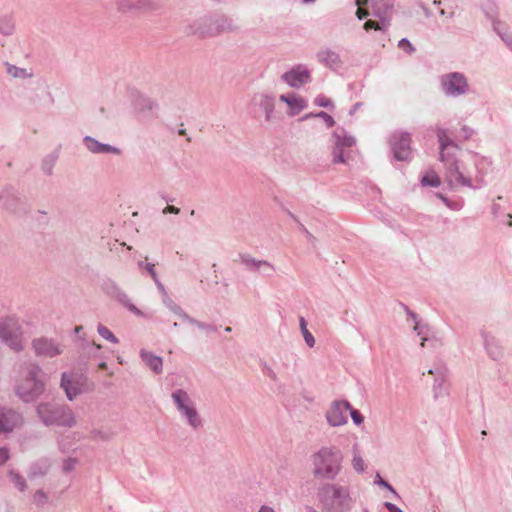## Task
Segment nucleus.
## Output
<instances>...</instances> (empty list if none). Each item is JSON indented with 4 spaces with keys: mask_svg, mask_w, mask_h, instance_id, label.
<instances>
[{
    "mask_svg": "<svg viewBox=\"0 0 512 512\" xmlns=\"http://www.w3.org/2000/svg\"><path fill=\"white\" fill-rule=\"evenodd\" d=\"M469 155L474 166L473 172L460 159L459 154L439 160L444 166V180L450 188L468 187L478 190L486 185L485 177L493 164L492 160L473 151H469Z\"/></svg>",
    "mask_w": 512,
    "mask_h": 512,
    "instance_id": "1",
    "label": "nucleus"
},
{
    "mask_svg": "<svg viewBox=\"0 0 512 512\" xmlns=\"http://www.w3.org/2000/svg\"><path fill=\"white\" fill-rule=\"evenodd\" d=\"M48 376L36 362H24L20 365L15 385V395L25 404L37 401L45 392Z\"/></svg>",
    "mask_w": 512,
    "mask_h": 512,
    "instance_id": "2",
    "label": "nucleus"
},
{
    "mask_svg": "<svg viewBox=\"0 0 512 512\" xmlns=\"http://www.w3.org/2000/svg\"><path fill=\"white\" fill-rule=\"evenodd\" d=\"M312 475L325 482L334 481L342 472L344 454L335 445H324L315 451L311 457Z\"/></svg>",
    "mask_w": 512,
    "mask_h": 512,
    "instance_id": "3",
    "label": "nucleus"
},
{
    "mask_svg": "<svg viewBox=\"0 0 512 512\" xmlns=\"http://www.w3.org/2000/svg\"><path fill=\"white\" fill-rule=\"evenodd\" d=\"M316 499L321 512H350L354 506L349 487L334 482H322Z\"/></svg>",
    "mask_w": 512,
    "mask_h": 512,
    "instance_id": "4",
    "label": "nucleus"
},
{
    "mask_svg": "<svg viewBox=\"0 0 512 512\" xmlns=\"http://www.w3.org/2000/svg\"><path fill=\"white\" fill-rule=\"evenodd\" d=\"M35 413L39 421L46 427L55 426L70 429L77 425L75 412L66 404L41 401L35 405Z\"/></svg>",
    "mask_w": 512,
    "mask_h": 512,
    "instance_id": "5",
    "label": "nucleus"
},
{
    "mask_svg": "<svg viewBox=\"0 0 512 512\" xmlns=\"http://www.w3.org/2000/svg\"><path fill=\"white\" fill-rule=\"evenodd\" d=\"M171 398L181 418L192 430L198 431L203 428L204 420L186 390L181 388L174 390Z\"/></svg>",
    "mask_w": 512,
    "mask_h": 512,
    "instance_id": "6",
    "label": "nucleus"
},
{
    "mask_svg": "<svg viewBox=\"0 0 512 512\" xmlns=\"http://www.w3.org/2000/svg\"><path fill=\"white\" fill-rule=\"evenodd\" d=\"M23 328L16 316L0 318V341L15 352H21L25 348Z\"/></svg>",
    "mask_w": 512,
    "mask_h": 512,
    "instance_id": "7",
    "label": "nucleus"
},
{
    "mask_svg": "<svg viewBox=\"0 0 512 512\" xmlns=\"http://www.w3.org/2000/svg\"><path fill=\"white\" fill-rule=\"evenodd\" d=\"M332 163L346 164L351 157V148L355 146L356 139L343 128H337L332 134Z\"/></svg>",
    "mask_w": 512,
    "mask_h": 512,
    "instance_id": "8",
    "label": "nucleus"
},
{
    "mask_svg": "<svg viewBox=\"0 0 512 512\" xmlns=\"http://www.w3.org/2000/svg\"><path fill=\"white\" fill-rule=\"evenodd\" d=\"M239 28L234 21L226 16L203 19L195 29L201 37L215 36L221 33L235 32Z\"/></svg>",
    "mask_w": 512,
    "mask_h": 512,
    "instance_id": "9",
    "label": "nucleus"
},
{
    "mask_svg": "<svg viewBox=\"0 0 512 512\" xmlns=\"http://www.w3.org/2000/svg\"><path fill=\"white\" fill-rule=\"evenodd\" d=\"M440 87L447 97H459L468 93L467 77L461 72H450L440 77Z\"/></svg>",
    "mask_w": 512,
    "mask_h": 512,
    "instance_id": "10",
    "label": "nucleus"
},
{
    "mask_svg": "<svg viewBox=\"0 0 512 512\" xmlns=\"http://www.w3.org/2000/svg\"><path fill=\"white\" fill-rule=\"evenodd\" d=\"M389 144L393 156L398 161H408L411 158V135L408 132L396 131L391 134Z\"/></svg>",
    "mask_w": 512,
    "mask_h": 512,
    "instance_id": "11",
    "label": "nucleus"
},
{
    "mask_svg": "<svg viewBox=\"0 0 512 512\" xmlns=\"http://www.w3.org/2000/svg\"><path fill=\"white\" fill-rule=\"evenodd\" d=\"M60 387L65 392L66 398L73 401L77 396L85 392V378L74 372L61 374Z\"/></svg>",
    "mask_w": 512,
    "mask_h": 512,
    "instance_id": "12",
    "label": "nucleus"
},
{
    "mask_svg": "<svg viewBox=\"0 0 512 512\" xmlns=\"http://www.w3.org/2000/svg\"><path fill=\"white\" fill-rule=\"evenodd\" d=\"M0 204L5 211L17 217L27 213L23 201L17 191L11 186L0 190Z\"/></svg>",
    "mask_w": 512,
    "mask_h": 512,
    "instance_id": "13",
    "label": "nucleus"
},
{
    "mask_svg": "<svg viewBox=\"0 0 512 512\" xmlns=\"http://www.w3.org/2000/svg\"><path fill=\"white\" fill-rule=\"evenodd\" d=\"M31 346L38 357L54 358L63 353V346L53 338H35L32 340Z\"/></svg>",
    "mask_w": 512,
    "mask_h": 512,
    "instance_id": "14",
    "label": "nucleus"
},
{
    "mask_svg": "<svg viewBox=\"0 0 512 512\" xmlns=\"http://www.w3.org/2000/svg\"><path fill=\"white\" fill-rule=\"evenodd\" d=\"M349 409H351V405L348 401L338 400L332 402L325 415L328 424L332 427L346 424L348 421L347 411Z\"/></svg>",
    "mask_w": 512,
    "mask_h": 512,
    "instance_id": "15",
    "label": "nucleus"
},
{
    "mask_svg": "<svg viewBox=\"0 0 512 512\" xmlns=\"http://www.w3.org/2000/svg\"><path fill=\"white\" fill-rule=\"evenodd\" d=\"M281 80L292 88H299L311 82V74L305 65L298 64L283 73Z\"/></svg>",
    "mask_w": 512,
    "mask_h": 512,
    "instance_id": "16",
    "label": "nucleus"
},
{
    "mask_svg": "<svg viewBox=\"0 0 512 512\" xmlns=\"http://www.w3.org/2000/svg\"><path fill=\"white\" fill-rule=\"evenodd\" d=\"M24 424L23 415L8 407H0V434L12 432Z\"/></svg>",
    "mask_w": 512,
    "mask_h": 512,
    "instance_id": "17",
    "label": "nucleus"
},
{
    "mask_svg": "<svg viewBox=\"0 0 512 512\" xmlns=\"http://www.w3.org/2000/svg\"><path fill=\"white\" fill-rule=\"evenodd\" d=\"M435 132L439 142V160L461 153V147L449 137L447 129L437 126Z\"/></svg>",
    "mask_w": 512,
    "mask_h": 512,
    "instance_id": "18",
    "label": "nucleus"
},
{
    "mask_svg": "<svg viewBox=\"0 0 512 512\" xmlns=\"http://www.w3.org/2000/svg\"><path fill=\"white\" fill-rule=\"evenodd\" d=\"M480 336L488 357L493 361L502 360L504 357V348L500 340L491 332L484 329L480 331Z\"/></svg>",
    "mask_w": 512,
    "mask_h": 512,
    "instance_id": "19",
    "label": "nucleus"
},
{
    "mask_svg": "<svg viewBox=\"0 0 512 512\" xmlns=\"http://www.w3.org/2000/svg\"><path fill=\"white\" fill-rule=\"evenodd\" d=\"M83 143L85 148L92 154H113L118 156L122 153V150L119 147L107 143H101L91 136H85L83 138Z\"/></svg>",
    "mask_w": 512,
    "mask_h": 512,
    "instance_id": "20",
    "label": "nucleus"
},
{
    "mask_svg": "<svg viewBox=\"0 0 512 512\" xmlns=\"http://www.w3.org/2000/svg\"><path fill=\"white\" fill-rule=\"evenodd\" d=\"M252 103L263 110L266 122H271L274 119L275 96L273 94L256 93L252 98Z\"/></svg>",
    "mask_w": 512,
    "mask_h": 512,
    "instance_id": "21",
    "label": "nucleus"
},
{
    "mask_svg": "<svg viewBox=\"0 0 512 512\" xmlns=\"http://www.w3.org/2000/svg\"><path fill=\"white\" fill-rule=\"evenodd\" d=\"M117 6L121 12L132 10L155 11L160 7L155 0H118Z\"/></svg>",
    "mask_w": 512,
    "mask_h": 512,
    "instance_id": "22",
    "label": "nucleus"
},
{
    "mask_svg": "<svg viewBox=\"0 0 512 512\" xmlns=\"http://www.w3.org/2000/svg\"><path fill=\"white\" fill-rule=\"evenodd\" d=\"M132 106L134 111L141 116H154L158 109L156 101L146 97L142 94H136L132 100Z\"/></svg>",
    "mask_w": 512,
    "mask_h": 512,
    "instance_id": "23",
    "label": "nucleus"
},
{
    "mask_svg": "<svg viewBox=\"0 0 512 512\" xmlns=\"http://www.w3.org/2000/svg\"><path fill=\"white\" fill-rule=\"evenodd\" d=\"M373 15L380 19L381 23L388 27L393 11V3L390 0H381L373 2Z\"/></svg>",
    "mask_w": 512,
    "mask_h": 512,
    "instance_id": "24",
    "label": "nucleus"
},
{
    "mask_svg": "<svg viewBox=\"0 0 512 512\" xmlns=\"http://www.w3.org/2000/svg\"><path fill=\"white\" fill-rule=\"evenodd\" d=\"M239 259L241 264L249 271L256 272L260 271L261 268H268L271 272H275L273 264L266 260H258L248 253H240Z\"/></svg>",
    "mask_w": 512,
    "mask_h": 512,
    "instance_id": "25",
    "label": "nucleus"
},
{
    "mask_svg": "<svg viewBox=\"0 0 512 512\" xmlns=\"http://www.w3.org/2000/svg\"><path fill=\"white\" fill-rule=\"evenodd\" d=\"M486 17L492 22L493 30L502 41L512 50V32L501 20L495 18V13L486 12Z\"/></svg>",
    "mask_w": 512,
    "mask_h": 512,
    "instance_id": "26",
    "label": "nucleus"
},
{
    "mask_svg": "<svg viewBox=\"0 0 512 512\" xmlns=\"http://www.w3.org/2000/svg\"><path fill=\"white\" fill-rule=\"evenodd\" d=\"M317 60L324 66L337 70L342 66V61L339 54L329 48L317 52Z\"/></svg>",
    "mask_w": 512,
    "mask_h": 512,
    "instance_id": "27",
    "label": "nucleus"
},
{
    "mask_svg": "<svg viewBox=\"0 0 512 512\" xmlns=\"http://www.w3.org/2000/svg\"><path fill=\"white\" fill-rule=\"evenodd\" d=\"M140 358L141 360L155 373L161 374L163 371V359L160 356L155 355L154 353L146 350H140Z\"/></svg>",
    "mask_w": 512,
    "mask_h": 512,
    "instance_id": "28",
    "label": "nucleus"
},
{
    "mask_svg": "<svg viewBox=\"0 0 512 512\" xmlns=\"http://www.w3.org/2000/svg\"><path fill=\"white\" fill-rule=\"evenodd\" d=\"M280 101L286 103L290 109V115L294 116L300 113L307 107V102L302 97H297L295 95H280Z\"/></svg>",
    "mask_w": 512,
    "mask_h": 512,
    "instance_id": "29",
    "label": "nucleus"
},
{
    "mask_svg": "<svg viewBox=\"0 0 512 512\" xmlns=\"http://www.w3.org/2000/svg\"><path fill=\"white\" fill-rule=\"evenodd\" d=\"M114 300L116 302H118L121 306H123L125 309H127L129 312L134 314L135 316L141 317V318H146V319L149 318V316L146 313H144L143 311L138 309L132 303L130 297L128 296V294L124 290H121V292L118 293V295L115 297Z\"/></svg>",
    "mask_w": 512,
    "mask_h": 512,
    "instance_id": "30",
    "label": "nucleus"
},
{
    "mask_svg": "<svg viewBox=\"0 0 512 512\" xmlns=\"http://www.w3.org/2000/svg\"><path fill=\"white\" fill-rule=\"evenodd\" d=\"M6 73L15 79H29L34 75L32 68H22L16 65L10 64L8 62L5 63Z\"/></svg>",
    "mask_w": 512,
    "mask_h": 512,
    "instance_id": "31",
    "label": "nucleus"
},
{
    "mask_svg": "<svg viewBox=\"0 0 512 512\" xmlns=\"http://www.w3.org/2000/svg\"><path fill=\"white\" fill-rule=\"evenodd\" d=\"M15 32V19L11 14L0 16V34L11 36Z\"/></svg>",
    "mask_w": 512,
    "mask_h": 512,
    "instance_id": "32",
    "label": "nucleus"
},
{
    "mask_svg": "<svg viewBox=\"0 0 512 512\" xmlns=\"http://www.w3.org/2000/svg\"><path fill=\"white\" fill-rule=\"evenodd\" d=\"M163 304L176 316H178L182 321L186 322L189 315L178 305L176 304L169 295L163 298Z\"/></svg>",
    "mask_w": 512,
    "mask_h": 512,
    "instance_id": "33",
    "label": "nucleus"
},
{
    "mask_svg": "<svg viewBox=\"0 0 512 512\" xmlns=\"http://www.w3.org/2000/svg\"><path fill=\"white\" fill-rule=\"evenodd\" d=\"M445 379H446L445 371L440 370L438 373V376L435 378L434 384H433V393H434L435 399L446 394V388L444 386Z\"/></svg>",
    "mask_w": 512,
    "mask_h": 512,
    "instance_id": "34",
    "label": "nucleus"
},
{
    "mask_svg": "<svg viewBox=\"0 0 512 512\" xmlns=\"http://www.w3.org/2000/svg\"><path fill=\"white\" fill-rule=\"evenodd\" d=\"M102 289L104 291V293L109 296L110 298H112L113 300L115 299V297L118 295V293L121 292V290H123L114 280L112 279H108L106 281H104L103 283V286H102Z\"/></svg>",
    "mask_w": 512,
    "mask_h": 512,
    "instance_id": "35",
    "label": "nucleus"
},
{
    "mask_svg": "<svg viewBox=\"0 0 512 512\" xmlns=\"http://www.w3.org/2000/svg\"><path fill=\"white\" fill-rule=\"evenodd\" d=\"M186 323L191 324V325L197 327L198 329L205 331L207 334L215 333L218 331V328L215 325L201 322V321L191 317L190 315H189L188 319L186 320Z\"/></svg>",
    "mask_w": 512,
    "mask_h": 512,
    "instance_id": "36",
    "label": "nucleus"
},
{
    "mask_svg": "<svg viewBox=\"0 0 512 512\" xmlns=\"http://www.w3.org/2000/svg\"><path fill=\"white\" fill-rule=\"evenodd\" d=\"M299 326H300V330H301V333L303 335V338L305 340V343L310 348L314 347V345H315V338L310 333V331L307 329V322H306L305 318L302 317V316L299 318Z\"/></svg>",
    "mask_w": 512,
    "mask_h": 512,
    "instance_id": "37",
    "label": "nucleus"
},
{
    "mask_svg": "<svg viewBox=\"0 0 512 512\" xmlns=\"http://www.w3.org/2000/svg\"><path fill=\"white\" fill-rule=\"evenodd\" d=\"M57 160V156L48 155L42 160L41 169L43 173L47 176H51L53 174V169Z\"/></svg>",
    "mask_w": 512,
    "mask_h": 512,
    "instance_id": "38",
    "label": "nucleus"
},
{
    "mask_svg": "<svg viewBox=\"0 0 512 512\" xmlns=\"http://www.w3.org/2000/svg\"><path fill=\"white\" fill-rule=\"evenodd\" d=\"M352 467L357 473L365 471V463L356 446L353 447Z\"/></svg>",
    "mask_w": 512,
    "mask_h": 512,
    "instance_id": "39",
    "label": "nucleus"
},
{
    "mask_svg": "<svg viewBox=\"0 0 512 512\" xmlns=\"http://www.w3.org/2000/svg\"><path fill=\"white\" fill-rule=\"evenodd\" d=\"M9 477L15 487L20 491H25L27 488V484L25 479L16 471L10 470Z\"/></svg>",
    "mask_w": 512,
    "mask_h": 512,
    "instance_id": "40",
    "label": "nucleus"
},
{
    "mask_svg": "<svg viewBox=\"0 0 512 512\" xmlns=\"http://www.w3.org/2000/svg\"><path fill=\"white\" fill-rule=\"evenodd\" d=\"M440 184H441L440 177L435 172H432L431 174L424 175L421 178L422 186L439 187Z\"/></svg>",
    "mask_w": 512,
    "mask_h": 512,
    "instance_id": "41",
    "label": "nucleus"
},
{
    "mask_svg": "<svg viewBox=\"0 0 512 512\" xmlns=\"http://www.w3.org/2000/svg\"><path fill=\"white\" fill-rule=\"evenodd\" d=\"M97 332L105 340H108L114 344L119 342L118 338L106 326L102 324L98 325Z\"/></svg>",
    "mask_w": 512,
    "mask_h": 512,
    "instance_id": "42",
    "label": "nucleus"
},
{
    "mask_svg": "<svg viewBox=\"0 0 512 512\" xmlns=\"http://www.w3.org/2000/svg\"><path fill=\"white\" fill-rule=\"evenodd\" d=\"M33 501L38 507H43L48 502V495L42 489H38L33 495Z\"/></svg>",
    "mask_w": 512,
    "mask_h": 512,
    "instance_id": "43",
    "label": "nucleus"
},
{
    "mask_svg": "<svg viewBox=\"0 0 512 512\" xmlns=\"http://www.w3.org/2000/svg\"><path fill=\"white\" fill-rule=\"evenodd\" d=\"M113 436V433L112 432H109V431H103V430H100V429H93L91 431V437L93 439H102V440H110Z\"/></svg>",
    "mask_w": 512,
    "mask_h": 512,
    "instance_id": "44",
    "label": "nucleus"
},
{
    "mask_svg": "<svg viewBox=\"0 0 512 512\" xmlns=\"http://www.w3.org/2000/svg\"><path fill=\"white\" fill-rule=\"evenodd\" d=\"M314 104L318 107H324V108H333L334 105H333V102L325 97L324 95H318L315 99H314Z\"/></svg>",
    "mask_w": 512,
    "mask_h": 512,
    "instance_id": "45",
    "label": "nucleus"
},
{
    "mask_svg": "<svg viewBox=\"0 0 512 512\" xmlns=\"http://www.w3.org/2000/svg\"><path fill=\"white\" fill-rule=\"evenodd\" d=\"M289 216L299 224L301 231L305 234L306 238L309 242L314 243L316 241V238L306 229V227L301 224L298 220V218L291 212L288 213Z\"/></svg>",
    "mask_w": 512,
    "mask_h": 512,
    "instance_id": "46",
    "label": "nucleus"
},
{
    "mask_svg": "<svg viewBox=\"0 0 512 512\" xmlns=\"http://www.w3.org/2000/svg\"><path fill=\"white\" fill-rule=\"evenodd\" d=\"M315 118H321L328 128H331L335 125V121L332 116L324 111L317 112L315 114Z\"/></svg>",
    "mask_w": 512,
    "mask_h": 512,
    "instance_id": "47",
    "label": "nucleus"
},
{
    "mask_svg": "<svg viewBox=\"0 0 512 512\" xmlns=\"http://www.w3.org/2000/svg\"><path fill=\"white\" fill-rule=\"evenodd\" d=\"M398 47L402 50H405L408 54H413L415 52V47L411 44V42L407 38H402L398 42Z\"/></svg>",
    "mask_w": 512,
    "mask_h": 512,
    "instance_id": "48",
    "label": "nucleus"
},
{
    "mask_svg": "<svg viewBox=\"0 0 512 512\" xmlns=\"http://www.w3.org/2000/svg\"><path fill=\"white\" fill-rule=\"evenodd\" d=\"M375 484L376 485H379V486H382L386 489H388L390 492H392L394 495L398 496L397 492L395 491V489L384 479L381 478V476L379 474H377L376 476V479H375Z\"/></svg>",
    "mask_w": 512,
    "mask_h": 512,
    "instance_id": "49",
    "label": "nucleus"
},
{
    "mask_svg": "<svg viewBox=\"0 0 512 512\" xmlns=\"http://www.w3.org/2000/svg\"><path fill=\"white\" fill-rule=\"evenodd\" d=\"M349 410H350V415H351L352 421L354 422L355 425H360L361 423H363L364 418L358 410L353 409L352 407Z\"/></svg>",
    "mask_w": 512,
    "mask_h": 512,
    "instance_id": "50",
    "label": "nucleus"
},
{
    "mask_svg": "<svg viewBox=\"0 0 512 512\" xmlns=\"http://www.w3.org/2000/svg\"><path fill=\"white\" fill-rule=\"evenodd\" d=\"M386 28L387 27H385L382 23H381V26H380L378 22L373 21V20H368L364 24V29L365 30H370V29L384 30Z\"/></svg>",
    "mask_w": 512,
    "mask_h": 512,
    "instance_id": "51",
    "label": "nucleus"
},
{
    "mask_svg": "<svg viewBox=\"0 0 512 512\" xmlns=\"http://www.w3.org/2000/svg\"><path fill=\"white\" fill-rule=\"evenodd\" d=\"M76 462L77 461L74 458H68V459L64 460V462H63V471L65 473H68V472L72 471L75 468Z\"/></svg>",
    "mask_w": 512,
    "mask_h": 512,
    "instance_id": "52",
    "label": "nucleus"
},
{
    "mask_svg": "<svg viewBox=\"0 0 512 512\" xmlns=\"http://www.w3.org/2000/svg\"><path fill=\"white\" fill-rule=\"evenodd\" d=\"M10 459V451L7 447H0V466H3Z\"/></svg>",
    "mask_w": 512,
    "mask_h": 512,
    "instance_id": "53",
    "label": "nucleus"
},
{
    "mask_svg": "<svg viewBox=\"0 0 512 512\" xmlns=\"http://www.w3.org/2000/svg\"><path fill=\"white\" fill-rule=\"evenodd\" d=\"M145 269L146 271L148 272V274L151 276V278L154 280H156L158 278V275L156 273V270H155V265L152 264V263H146L145 264Z\"/></svg>",
    "mask_w": 512,
    "mask_h": 512,
    "instance_id": "54",
    "label": "nucleus"
},
{
    "mask_svg": "<svg viewBox=\"0 0 512 512\" xmlns=\"http://www.w3.org/2000/svg\"><path fill=\"white\" fill-rule=\"evenodd\" d=\"M461 133L463 135L464 140H468L472 137L474 134V130L468 126H463L461 128Z\"/></svg>",
    "mask_w": 512,
    "mask_h": 512,
    "instance_id": "55",
    "label": "nucleus"
},
{
    "mask_svg": "<svg viewBox=\"0 0 512 512\" xmlns=\"http://www.w3.org/2000/svg\"><path fill=\"white\" fill-rule=\"evenodd\" d=\"M263 370L265 372V374L273 381H276L277 380V375L276 373L274 372V370L267 366L266 364L263 366Z\"/></svg>",
    "mask_w": 512,
    "mask_h": 512,
    "instance_id": "56",
    "label": "nucleus"
},
{
    "mask_svg": "<svg viewBox=\"0 0 512 512\" xmlns=\"http://www.w3.org/2000/svg\"><path fill=\"white\" fill-rule=\"evenodd\" d=\"M154 283L157 287V289L159 290V292L162 294V297H166L168 296V293L164 287V285L161 283V281L159 280V278H157L156 280H154Z\"/></svg>",
    "mask_w": 512,
    "mask_h": 512,
    "instance_id": "57",
    "label": "nucleus"
},
{
    "mask_svg": "<svg viewBox=\"0 0 512 512\" xmlns=\"http://www.w3.org/2000/svg\"><path fill=\"white\" fill-rule=\"evenodd\" d=\"M384 507L389 511V512H403L402 509H400L399 507H397L395 504L393 503H390V502H385L384 503Z\"/></svg>",
    "mask_w": 512,
    "mask_h": 512,
    "instance_id": "58",
    "label": "nucleus"
},
{
    "mask_svg": "<svg viewBox=\"0 0 512 512\" xmlns=\"http://www.w3.org/2000/svg\"><path fill=\"white\" fill-rule=\"evenodd\" d=\"M492 213L495 217H498L500 214H502V207L500 204L498 203H493L492 204Z\"/></svg>",
    "mask_w": 512,
    "mask_h": 512,
    "instance_id": "59",
    "label": "nucleus"
},
{
    "mask_svg": "<svg viewBox=\"0 0 512 512\" xmlns=\"http://www.w3.org/2000/svg\"><path fill=\"white\" fill-rule=\"evenodd\" d=\"M180 212V209L175 207V206H171V205H168L166 206L164 209H163V214H167V213H173V214H178Z\"/></svg>",
    "mask_w": 512,
    "mask_h": 512,
    "instance_id": "60",
    "label": "nucleus"
},
{
    "mask_svg": "<svg viewBox=\"0 0 512 512\" xmlns=\"http://www.w3.org/2000/svg\"><path fill=\"white\" fill-rule=\"evenodd\" d=\"M440 370H444L445 371V375L447 374V369L445 367H435V368H431L428 370V373L431 374V375H434L435 378L438 376V373Z\"/></svg>",
    "mask_w": 512,
    "mask_h": 512,
    "instance_id": "61",
    "label": "nucleus"
},
{
    "mask_svg": "<svg viewBox=\"0 0 512 512\" xmlns=\"http://www.w3.org/2000/svg\"><path fill=\"white\" fill-rule=\"evenodd\" d=\"M495 13V18L498 19L497 15H498V12H497V8L495 7V5L493 3H491L487 8H484V13L486 14V12L488 13Z\"/></svg>",
    "mask_w": 512,
    "mask_h": 512,
    "instance_id": "62",
    "label": "nucleus"
},
{
    "mask_svg": "<svg viewBox=\"0 0 512 512\" xmlns=\"http://www.w3.org/2000/svg\"><path fill=\"white\" fill-rule=\"evenodd\" d=\"M356 15H357L358 19L362 20V19L366 18L369 15V13L361 8H358Z\"/></svg>",
    "mask_w": 512,
    "mask_h": 512,
    "instance_id": "63",
    "label": "nucleus"
},
{
    "mask_svg": "<svg viewBox=\"0 0 512 512\" xmlns=\"http://www.w3.org/2000/svg\"><path fill=\"white\" fill-rule=\"evenodd\" d=\"M404 307H405V310H406L408 316L414 321V323L416 324V322H419L417 314L410 311L407 306H404Z\"/></svg>",
    "mask_w": 512,
    "mask_h": 512,
    "instance_id": "64",
    "label": "nucleus"
}]
</instances>
